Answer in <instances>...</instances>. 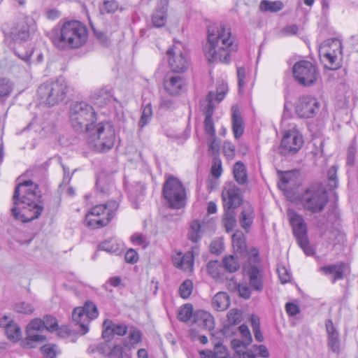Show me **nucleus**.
Masks as SVG:
<instances>
[{"label": "nucleus", "instance_id": "f257e3e1", "mask_svg": "<svg viewBox=\"0 0 358 358\" xmlns=\"http://www.w3.org/2000/svg\"><path fill=\"white\" fill-rule=\"evenodd\" d=\"M41 197L38 185L28 180L20 183L13 194L14 207L12 208L13 217L22 222H28L37 219L41 214L43 207L37 203Z\"/></svg>", "mask_w": 358, "mask_h": 358}, {"label": "nucleus", "instance_id": "f03ea898", "mask_svg": "<svg viewBox=\"0 0 358 358\" xmlns=\"http://www.w3.org/2000/svg\"><path fill=\"white\" fill-rule=\"evenodd\" d=\"M236 49L229 28L224 24L208 27V42L203 47V52L209 62L229 63L231 51H236Z\"/></svg>", "mask_w": 358, "mask_h": 358}, {"label": "nucleus", "instance_id": "7ed1b4c3", "mask_svg": "<svg viewBox=\"0 0 358 358\" xmlns=\"http://www.w3.org/2000/svg\"><path fill=\"white\" fill-rule=\"evenodd\" d=\"M49 38L58 49H78L87 43L88 31L80 21L70 20L53 28L49 33Z\"/></svg>", "mask_w": 358, "mask_h": 358}, {"label": "nucleus", "instance_id": "20e7f679", "mask_svg": "<svg viewBox=\"0 0 358 358\" xmlns=\"http://www.w3.org/2000/svg\"><path fill=\"white\" fill-rule=\"evenodd\" d=\"M70 121L73 129L78 132H90L96 121L94 108L85 101H76L70 108Z\"/></svg>", "mask_w": 358, "mask_h": 358}, {"label": "nucleus", "instance_id": "39448f33", "mask_svg": "<svg viewBox=\"0 0 358 358\" xmlns=\"http://www.w3.org/2000/svg\"><path fill=\"white\" fill-rule=\"evenodd\" d=\"M68 90L67 82L60 78L43 83L38 87L37 92L41 103L53 106L64 100Z\"/></svg>", "mask_w": 358, "mask_h": 358}, {"label": "nucleus", "instance_id": "423d86ee", "mask_svg": "<svg viewBox=\"0 0 358 358\" xmlns=\"http://www.w3.org/2000/svg\"><path fill=\"white\" fill-rule=\"evenodd\" d=\"M119 204L115 201H110L106 204L96 205L86 215L85 222L92 229L106 226L113 218Z\"/></svg>", "mask_w": 358, "mask_h": 358}, {"label": "nucleus", "instance_id": "0eeeda50", "mask_svg": "<svg viewBox=\"0 0 358 358\" xmlns=\"http://www.w3.org/2000/svg\"><path fill=\"white\" fill-rule=\"evenodd\" d=\"M115 137L113 126L109 122H101L96 125L95 131L90 135L88 143L97 152H106L113 147Z\"/></svg>", "mask_w": 358, "mask_h": 358}, {"label": "nucleus", "instance_id": "6e6552de", "mask_svg": "<svg viewBox=\"0 0 358 358\" xmlns=\"http://www.w3.org/2000/svg\"><path fill=\"white\" fill-rule=\"evenodd\" d=\"M163 195L172 208L180 209L186 204L185 189L182 182L173 176H169L164 182Z\"/></svg>", "mask_w": 358, "mask_h": 358}, {"label": "nucleus", "instance_id": "1a4fd4ad", "mask_svg": "<svg viewBox=\"0 0 358 358\" xmlns=\"http://www.w3.org/2000/svg\"><path fill=\"white\" fill-rule=\"evenodd\" d=\"M301 201L305 209L316 213L324 209L328 201V196L323 187L313 185L303 193Z\"/></svg>", "mask_w": 358, "mask_h": 358}, {"label": "nucleus", "instance_id": "9d476101", "mask_svg": "<svg viewBox=\"0 0 358 358\" xmlns=\"http://www.w3.org/2000/svg\"><path fill=\"white\" fill-rule=\"evenodd\" d=\"M287 216L297 243L307 255L313 254L307 237V227L303 217L292 210H288Z\"/></svg>", "mask_w": 358, "mask_h": 358}, {"label": "nucleus", "instance_id": "9b49d317", "mask_svg": "<svg viewBox=\"0 0 358 358\" xmlns=\"http://www.w3.org/2000/svg\"><path fill=\"white\" fill-rule=\"evenodd\" d=\"M292 73L295 80L304 87L314 85L320 77L315 66L306 60L295 63L292 67Z\"/></svg>", "mask_w": 358, "mask_h": 358}, {"label": "nucleus", "instance_id": "f8f14e48", "mask_svg": "<svg viewBox=\"0 0 358 358\" xmlns=\"http://www.w3.org/2000/svg\"><path fill=\"white\" fill-rule=\"evenodd\" d=\"M341 47V42L338 39H328L321 44L319 54L327 68L336 69L338 67Z\"/></svg>", "mask_w": 358, "mask_h": 358}, {"label": "nucleus", "instance_id": "ddd939ff", "mask_svg": "<svg viewBox=\"0 0 358 358\" xmlns=\"http://www.w3.org/2000/svg\"><path fill=\"white\" fill-rule=\"evenodd\" d=\"M169 64L173 71L180 73L189 66V58L180 43H174L166 52Z\"/></svg>", "mask_w": 358, "mask_h": 358}, {"label": "nucleus", "instance_id": "4468645a", "mask_svg": "<svg viewBox=\"0 0 358 358\" xmlns=\"http://www.w3.org/2000/svg\"><path fill=\"white\" fill-rule=\"evenodd\" d=\"M98 310L92 302H86L84 307L74 308L72 313V319L74 322L80 325L82 334L88 331V323L98 316Z\"/></svg>", "mask_w": 358, "mask_h": 358}, {"label": "nucleus", "instance_id": "2eb2a0df", "mask_svg": "<svg viewBox=\"0 0 358 358\" xmlns=\"http://www.w3.org/2000/svg\"><path fill=\"white\" fill-rule=\"evenodd\" d=\"M303 143L302 135L296 126H293L291 129L284 131L280 148V152L285 155L296 153L300 150Z\"/></svg>", "mask_w": 358, "mask_h": 358}, {"label": "nucleus", "instance_id": "dca6fc26", "mask_svg": "<svg viewBox=\"0 0 358 358\" xmlns=\"http://www.w3.org/2000/svg\"><path fill=\"white\" fill-rule=\"evenodd\" d=\"M320 101L315 97L303 96L301 97L296 106V114L302 118H312L319 112Z\"/></svg>", "mask_w": 358, "mask_h": 358}, {"label": "nucleus", "instance_id": "f3484780", "mask_svg": "<svg viewBox=\"0 0 358 358\" xmlns=\"http://www.w3.org/2000/svg\"><path fill=\"white\" fill-rule=\"evenodd\" d=\"M222 199L225 210H234L241 204V190L234 182H228L222 189Z\"/></svg>", "mask_w": 358, "mask_h": 358}, {"label": "nucleus", "instance_id": "a211bd4d", "mask_svg": "<svg viewBox=\"0 0 358 358\" xmlns=\"http://www.w3.org/2000/svg\"><path fill=\"white\" fill-rule=\"evenodd\" d=\"M325 328L328 349L333 353L339 355L343 350V346L338 329L330 319L325 321Z\"/></svg>", "mask_w": 358, "mask_h": 358}, {"label": "nucleus", "instance_id": "6ab92c4d", "mask_svg": "<svg viewBox=\"0 0 358 358\" xmlns=\"http://www.w3.org/2000/svg\"><path fill=\"white\" fill-rule=\"evenodd\" d=\"M36 31V23L31 18H26L11 33L12 38L16 43L29 41Z\"/></svg>", "mask_w": 358, "mask_h": 358}, {"label": "nucleus", "instance_id": "aec40b11", "mask_svg": "<svg viewBox=\"0 0 358 358\" xmlns=\"http://www.w3.org/2000/svg\"><path fill=\"white\" fill-rule=\"evenodd\" d=\"M213 96H214L213 93L209 92L206 99L201 103V107L206 115L204 120L205 131L211 138L215 136V129L212 119L214 109Z\"/></svg>", "mask_w": 358, "mask_h": 358}, {"label": "nucleus", "instance_id": "412c9836", "mask_svg": "<svg viewBox=\"0 0 358 358\" xmlns=\"http://www.w3.org/2000/svg\"><path fill=\"white\" fill-rule=\"evenodd\" d=\"M185 80L180 76H167L164 81L165 90L172 96L180 94L184 90Z\"/></svg>", "mask_w": 358, "mask_h": 358}, {"label": "nucleus", "instance_id": "4be33fe9", "mask_svg": "<svg viewBox=\"0 0 358 358\" xmlns=\"http://www.w3.org/2000/svg\"><path fill=\"white\" fill-rule=\"evenodd\" d=\"M193 322L201 328L210 331L214 329L215 320L208 311L199 310L194 313Z\"/></svg>", "mask_w": 358, "mask_h": 358}, {"label": "nucleus", "instance_id": "5701e85b", "mask_svg": "<svg viewBox=\"0 0 358 358\" xmlns=\"http://www.w3.org/2000/svg\"><path fill=\"white\" fill-rule=\"evenodd\" d=\"M168 0H160L152 15V22L155 27H163L167 20Z\"/></svg>", "mask_w": 358, "mask_h": 358}, {"label": "nucleus", "instance_id": "b1692460", "mask_svg": "<svg viewBox=\"0 0 358 358\" xmlns=\"http://www.w3.org/2000/svg\"><path fill=\"white\" fill-rule=\"evenodd\" d=\"M102 336L103 338H109L112 335L124 336L127 334V327L124 324H116L110 320H106L103 323Z\"/></svg>", "mask_w": 358, "mask_h": 358}, {"label": "nucleus", "instance_id": "393cba45", "mask_svg": "<svg viewBox=\"0 0 358 358\" xmlns=\"http://www.w3.org/2000/svg\"><path fill=\"white\" fill-rule=\"evenodd\" d=\"M173 263L178 268L191 272L193 270L194 256L191 252H186L184 255L178 253L173 258Z\"/></svg>", "mask_w": 358, "mask_h": 358}, {"label": "nucleus", "instance_id": "a878e982", "mask_svg": "<svg viewBox=\"0 0 358 358\" xmlns=\"http://www.w3.org/2000/svg\"><path fill=\"white\" fill-rule=\"evenodd\" d=\"M208 224H213V222H200L198 220L192 221L187 234L188 238L193 243L199 242L201 240Z\"/></svg>", "mask_w": 358, "mask_h": 358}, {"label": "nucleus", "instance_id": "bb28decb", "mask_svg": "<svg viewBox=\"0 0 358 358\" xmlns=\"http://www.w3.org/2000/svg\"><path fill=\"white\" fill-rule=\"evenodd\" d=\"M245 273L249 276L250 286L257 291H262L263 283L260 272L257 266H244Z\"/></svg>", "mask_w": 358, "mask_h": 358}, {"label": "nucleus", "instance_id": "cd10ccee", "mask_svg": "<svg viewBox=\"0 0 358 358\" xmlns=\"http://www.w3.org/2000/svg\"><path fill=\"white\" fill-rule=\"evenodd\" d=\"M96 187L97 190L103 194H108L113 188L111 175L105 172H100L96 177Z\"/></svg>", "mask_w": 358, "mask_h": 358}, {"label": "nucleus", "instance_id": "c85d7f7f", "mask_svg": "<svg viewBox=\"0 0 358 358\" xmlns=\"http://www.w3.org/2000/svg\"><path fill=\"white\" fill-rule=\"evenodd\" d=\"M232 130L236 139H238L244 131L243 118L235 106L232 107Z\"/></svg>", "mask_w": 358, "mask_h": 358}, {"label": "nucleus", "instance_id": "c756f323", "mask_svg": "<svg viewBox=\"0 0 358 358\" xmlns=\"http://www.w3.org/2000/svg\"><path fill=\"white\" fill-rule=\"evenodd\" d=\"M230 305L229 295L224 292L217 293L212 299V306L217 311L226 310Z\"/></svg>", "mask_w": 358, "mask_h": 358}, {"label": "nucleus", "instance_id": "7c9ffc66", "mask_svg": "<svg viewBox=\"0 0 358 358\" xmlns=\"http://www.w3.org/2000/svg\"><path fill=\"white\" fill-rule=\"evenodd\" d=\"M320 270L325 275H333V280L334 282L337 280L343 278V273L345 270V264L343 263L338 264H332L320 268Z\"/></svg>", "mask_w": 358, "mask_h": 358}, {"label": "nucleus", "instance_id": "2f4dec72", "mask_svg": "<svg viewBox=\"0 0 358 358\" xmlns=\"http://www.w3.org/2000/svg\"><path fill=\"white\" fill-rule=\"evenodd\" d=\"M208 274L214 279H220L224 275V266L217 260L210 261L206 266Z\"/></svg>", "mask_w": 358, "mask_h": 358}, {"label": "nucleus", "instance_id": "473e14b6", "mask_svg": "<svg viewBox=\"0 0 358 358\" xmlns=\"http://www.w3.org/2000/svg\"><path fill=\"white\" fill-rule=\"evenodd\" d=\"M234 177L236 181L240 185L247 182L248 176L245 165L241 162H237L233 169Z\"/></svg>", "mask_w": 358, "mask_h": 358}, {"label": "nucleus", "instance_id": "72a5a7b5", "mask_svg": "<svg viewBox=\"0 0 358 358\" xmlns=\"http://www.w3.org/2000/svg\"><path fill=\"white\" fill-rule=\"evenodd\" d=\"M253 218L254 210L252 207L249 204L244 206L240 217V222L242 227L245 229L250 227Z\"/></svg>", "mask_w": 358, "mask_h": 358}, {"label": "nucleus", "instance_id": "f704fd0d", "mask_svg": "<svg viewBox=\"0 0 358 358\" xmlns=\"http://www.w3.org/2000/svg\"><path fill=\"white\" fill-rule=\"evenodd\" d=\"M27 336L23 343L24 346L28 348H35L36 344L45 341V337L41 334V332L26 331Z\"/></svg>", "mask_w": 358, "mask_h": 358}, {"label": "nucleus", "instance_id": "c9c22d12", "mask_svg": "<svg viewBox=\"0 0 358 358\" xmlns=\"http://www.w3.org/2000/svg\"><path fill=\"white\" fill-rule=\"evenodd\" d=\"M5 333L8 338L10 341L16 342L19 341L22 337V331L18 324L13 320L6 327Z\"/></svg>", "mask_w": 358, "mask_h": 358}, {"label": "nucleus", "instance_id": "e433bc0d", "mask_svg": "<svg viewBox=\"0 0 358 358\" xmlns=\"http://www.w3.org/2000/svg\"><path fill=\"white\" fill-rule=\"evenodd\" d=\"M222 222L227 232L231 231L234 229L236 224V214L234 210H225Z\"/></svg>", "mask_w": 358, "mask_h": 358}, {"label": "nucleus", "instance_id": "4c0bfd02", "mask_svg": "<svg viewBox=\"0 0 358 358\" xmlns=\"http://www.w3.org/2000/svg\"><path fill=\"white\" fill-rule=\"evenodd\" d=\"M222 263L225 270L230 273L236 271L240 267L238 258L234 255L225 256L223 258Z\"/></svg>", "mask_w": 358, "mask_h": 358}, {"label": "nucleus", "instance_id": "58836bf2", "mask_svg": "<svg viewBox=\"0 0 358 358\" xmlns=\"http://www.w3.org/2000/svg\"><path fill=\"white\" fill-rule=\"evenodd\" d=\"M283 3L280 1H269L263 0L259 5V8L262 11L278 12L282 10Z\"/></svg>", "mask_w": 358, "mask_h": 358}, {"label": "nucleus", "instance_id": "ea45409f", "mask_svg": "<svg viewBox=\"0 0 358 358\" xmlns=\"http://www.w3.org/2000/svg\"><path fill=\"white\" fill-rule=\"evenodd\" d=\"M121 246L122 245L114 238L106 241L100 245L102 250L113 254L119 253L121 250Z\"/></svg>", "mask_w": 358, "mask_h": 358}, {"label": "nucleus", "instance_id": "a19ab883", "mask_svg": "<svg viewBox=\"0 0 358 358\" xmlns=\"http://www.w3.org/2000/svg\"><path fill=\"white\" fill-rule=\"evenodd\" d=\"M232 245L234 250L242 252L245 250L246 245L244 237L241 233H235L232 236Z\"/></svg>", "mask_w": 358, "mask_h": 358}, {"label": "nucleus", "instance_id": "79ce46f5", "mask_svg": "<svg viewBox=\"0 0 358 358\" xmlns=\"http://www.w3.org/2000/svg\"><path fill=\"white\" fill-rule=\"evenodd\" d=\"M193 307L191 304H185L180 308L178 313V319L182 322H187L192 317H193Z\"/></svg>", "mask_w": 358, "mask_h": 358}, {"label": "nucleus", "instance_id": "37998d69", "mask_svg": "<svg viewBox=\"0 0 358 358\" xmlns=\"http://www.w3.org/2000/svg\"><path fill=\"white\" fill-rule=\"evenodd\" d=\"M14 310L18 313L30 315L34 312V308L31 303L21 301L15 305Z\"/></svg>", "mask_w": 358, "mask_h": 358}, {"label": "nucleus", "instance_id": "c03bdc74", "mask_svg": "<svg viewBox=\"0 0 358 358\" xmlns=\"http://www.w3.org/2000/svg\"><path fill=\"white\" fill-rule=\"evenodd\" d=\"M152 115V110L150 104H147L142 112L141 119L138 122L140 127L143 128L149 123Z\"/></svg>", "mask_w": 358, "mask_h": 358}, {"label": "nucleus", "instance_id": "a18cd8bd", "mask_svg": "<svg viewBox=\"0 0 358 358\" xmlns=\"http://www.w3.org/2000/svg\"><path fill=\"white\" fill-rule=\"evenodd\" d=\"M118 9V3L115 0L105 1L100 6V13L103 15L106 13H113Z\"/></svg>", "mask_w": 358, "mask_h": 358}, {"label": "nucleus", "instance_id": "49530a36", "mask_svg": "<svg viewBox=\"0 0 358 358\" xmlns=\"http://www.w3.org/2000/svg\"><path fill=\"white\" fill-rule=\"evenodd\" d=\"M193 283L190 280H185L179 287L180 296L183 299H187L192 292Z\"/></svg>", "mask_w": 358, "mask_h": 358}, {"label": "nucleus", "instance_id": "de8ad7c7", "mask_svg": "<svg viewBox=\"0 0 358 358\" xmlns=\"http://www.w3.org/2000/svg\"><path fill=\"white\" fill-rule=\"evenodd\" d=\"M227 316L228 322L231 325H235L241 321L242 313L236 308H233L228 312Z\"/></svg>", "mask_w": 358, "mask_h": 358}, {"label": "nucleus", "instance_id": "09e8293b", "mask_svg": "<svg viewBox=\"0 0 358 358\" xmlns=\"http://www.w3.org/2000/svg\"><path fill=\"white\" fill-rule=\"evenodd\" d=\"M45 329L43 320L36 318L32 320L27 327L26 331L42 332Z\"/></svg>", "mask_w": 358, "mask_h": 358}, {"label": "nucleus", "instance_id": "8fccbe9b", "mask_svg": "<svg viewBox=\"0 0 358 358\" xmlns=\"http://www.w3.org/2000/svg\"><path fill=\"white\" fill-rule=\"evenodd\" d=\"M112 96L109 91L102 89L96 94V103L107 104L111 101Z\"/></svg>", "mask_w": 358, "mask_h": 358}, {"label": "nucleus", "instance_id": "3c124183", "mask_svg": "<svg viewBox=\"0 0 358 358\" xmlns=\"http://www.w3.org/2000/svg\"><path fill=\"white\" fill-rule=\"evenodd\" d=\"M213 350L215 358H230L227 348L220 342L215 344Z\"/></svg>", "mask_w": 358, "mask_h": 358}, {"label": "nucleus", "instance_id": "603ef678", "mask_svg": "<svg viewBox=\"0 0 358 358\" xmlns=\"http://www.w3.org/2000/svg\"><path fill=\"white\" fill-rule=\"evenodd\" d=\"M294 176V173L289 171L285 172L280 176V181L278 183L279 188L281 190L285 191L287 188V185L291 182Z\"/></svg>", "mask_w": 358, "mask_h": 358}, {"label": "nucleus", "instance_id": "864d4df0", "mask_svg": "<svg viewBox=\"0 0 358 358\" xmlns=\"http://www.w3.org/2000/svg\"><path fill=\"white\" fill-rule=\"evenodd\" d=\"M131 241L134 245H140L142 248H145L149 244L147 238L142 234H133L131 237Z\"/></svg>", "mask_w": 358, "mask_h": 358}, {"label": "nucleus", "instance_id": "5fc2aeb1", "mask_svg": "<svg viewBox=\"0 0 358 358\" xmlns=\"http://www.w3.org/2000/svg\"><path fill=\"white\" fill-rule=\"evenodd\" d=\"M44 328L48 331H53L57 329V322L55 317L47 315L43 320Z\"/></svg>", "mask_w": 358, "mask_h": 358}, {"label": "nucleus", "instance_id": "6e6d98bb", "mask_svg": "<svg viewBox=\"0 0 358 358\" xmlns=\"http://www.w3.org/2000/svg\"><path fill=\"white\" fill-rule=\"evenodd\" d=\"M231 345L232 348L236 351V354H238V355H242L243 356V353H245V352H243V350L245 349L246 347L248 345L245 343L244 340L239 339H233L231 341Z\"/></svg>", "mask_w": 358, "mask_h": 358}, {"label": "nucleus", "instance_id": "4d7b16f0", "mask_svg": "<svg viewBox=\"0 0 358 358\" xmlns=\"http://www.w3.org/2000/svg\"><path fill=\"white\" fill-rule=\"evenodd\" d=\"M56 348L55 345L48 344L43 346L41 350L45 358H55L57 355Z\"/></svg>", "mask_w": 358, "mask_h": 358}, {"label": "nucleus", "instance_id": "13d9d810", "mask_svg": "<svg viewBox=\"0 0 358 358\" xmlns=\"http://www.w3.org/2000/svg\"><path fill=\"white\" fill-rule=\"evenodd\" d=\"M223 152L228 159H233L235 157V146L231 142L225 141L223 144Z\"/></svg>", "mask_w": 358, "mask_h": 358}, {"label": "nucleus", "instance_id": "bf43d9fd", "mask_svg": "<svg viewBox=\"0 0 358 358\" xmlns=\"http://www.w3.org/2000/svg\"><path fill=\"white\" fill-rule=\"evenodd\" d=\"M227 91V84L222 83V85H219L217 87L216 94L213 92L214 96H213V101L216 100L218 103L220 102L224 99ZM211 92L213 93V92Z\"/></svg>", "mask_w": 358, "mask_h": 358}, {"label": "nucleus", "instance_id": "052dcab7", "mask_svg": "<svg viewBox=\"0 0 358 358\" xmlns=\"http://www.w3.org/2000/svg\"><path fill=\"white\" fill-rule=\"evenodd\" d=\"M222 173V169L221 160L215 158L213 159L211 166V173L215 178H217L221 176Z\"/></svg>", "mask_w": 358, "mask_h": 358}, {"label": "nucleus", "instance_id": "680f3d73", "mask_svg": "<svg viewBox=\"0 0 358 358\" xmlns=\"http://www.w3.org/2000/svg\"><path fill=\"white\" fill-rule=\"evenodd\" d=\"M124 348L122 345H115L110 349L108 357L110 358H122Z\"/></svg>", "mask_w": 358, "mask_h": 358}, {"label": "nucleus", "instance_id": "e2e57ef3", "mask_svg": "<svg viewBox=\"0 0 358 358\" xmlns=\"http://www.w3.org/2000/svg\"><path fill=\"white\" fill-rule=\"evenodd\" d=\"M223 246L224 244L222 240H213L210 245V251L213 254L218 255L222 252Z\"/></svg>", "mask_w": 358, "mask_h": 358}, {"label": "nucleus", "instance_id": "0e129e2a", "mask_svg": "<svg viewBox=\"0 0 358 358\" xmlns=\"http://www.w3.org/2000/svg\"><path fill=\"white\" fill-rule=\"evenodd\" d=\"M239 331L241 334L243 340L245 341L246 345L250 344L252 341V336L248 326L242 324L238 327Z\"/></svg>", "mask_w": 358, "mask_h": 358}, {"label": "nucleus", "instance_id": "69168bd1", "mask_svg": "<svg viewBox=\"0 0 358 358\" xmlns=\"http://www.w3.org/2000/svg\"><path fill=\"white\" fill-rule=\"evenodd\" d=\"M355 155H356V148L354 145H351L348 148L347 152V165L350 166H354L355 163Z\"/></svg>", "mask_w": 358, "mask_h": 358}, {"label": "nucleus", "instance_id": "338daca9", "mask_svg": "<svg viewBox=\"0 0 358 358\" xmlns=\"http://www.w3.org/2000/svg\"><path fill=\"white\" fill-rule=\"evenodd\" d=\"M325 236L332 242L336 244V241L340 242L343 238V234L338 229H334L328 234H324Z\"/></svg>", "mask_w": 358, "mask_h": 358}, {"label": "nucleus", "instance_id": "774afa93", "mask_svg": "<svg viewBox=\"0 0 358 358\" xmlns=\"http://www.w3.org/2000/svg\"><path fill=\"white\" fill-rule=\"evenodd\" d=\"M11 91L9 82L5 79H0V96L8 95Z\"/></svg>", "mask_w": 358, "mask_h": 358}]
</instances>
